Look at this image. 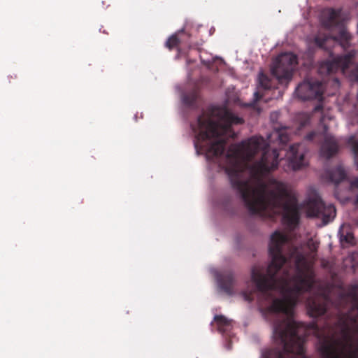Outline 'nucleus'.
Segmentation results:
<instances>
[{
	"instance_id": "nucleus-1",
	"label": "nucleus",
	"mask_w": 358,
	"mask_h": 358,
	"mask_svg": "<svg viewBox=\"0 0 358 358\" xmlns=\"http://www.w3.org/2000/svg\"><path fill=\"white\" fill-rule=\"evenodd\" d=\"M283 265H268L266 273L258 267L252 269L251 278L256 287L242 292L245 301L255 297L259 303L271 302L266 311L275 321L273 336L282 349H268L261 358H308L304 344L307 334L303 323L295 321L292 310L299 296L310 292L316 285L311 265H294V273L282 271ZM310 317L327 314L324 330L315 324L318 351L322 358H358V284L341 291L335 301L325 292L308 297Z\"/></svg>"
},
{
	"instance_id": "nucleus-2",
	"label": "nucleus",
	"mask_w": 358,
	"mask_h": 358,
	"mask_svg": "<svg viewBox=\"0 0 358 358\" xmlns=\"http://www.w3.org/2000/svg\"><path fill=\"white\" fill-rule=\"evenodd\" d=\"M225 172L252 215L282 213L284 222L295 227L300 220L295 197L287 185L268 175L278 168V150L270 151L264 138L252 136L229 147Z\"/></svg>"
},
{
	"instance_id": "nucleus-3",
	"label": "nucleus",
	"mask_w": 358,
	"mask_h": 358,
	"mask_svg": "<svg viewBox=\"0 0 358 358\" xmlns=\"http://www.w3.org/2000/svg\"><path fill=\"white\" fill-rule=\"evenodd\" d=\"M243 120L225 107L212 106L198 117L191 127L195 134L194 146L197 152L210 159L222 155L229 138H235L233 124H241Z\"/></svg>"
},
{
	"instance_id": "nucleus-4",
	"label": "nucleus",
	"mask_w": 358,
	"mask_h": 358,
	"mask_svg": "<svg viewBox=\"0 0 358 358\" xmlns=\"http://www.w3.org/2000/svg\"><path fill=\"white\" fill-rule=\"evenodd\" d=\"M322 24L329 30L337 28L338 33L334 36L318 33L313 39L316 46L327 51L329 50L330 44L332 43H337L344 50L351 46L352 36L345 25L341 9H329L322 19Z\"/></svg>"
},
{
	"instance_id": "nucleus-5",
	"label": "nucleus",
	"mask_w": 358,
	"mask_h": 358,
	"mask_svg": "<svg viewBox=\"0 0 358 358\" xmlns=\"http://www.w3.org/2000/svg\"><path fill=\"white\" fill-rule=\"evenodd\" d=\"M297 63V57L294 54L282 53L273 62L271 73L280 84L287 85L292 78L293 71Z\"/></svg>"
},
{
	"instance_id": "nucleus-6",
	"label": "nucleus",
	"mask_w": 358,
	"mask_h": 358,
	"mask_svg": "<svg viewBox=\"0 0 358 358\" xmlns=\"http://www.w3.org/2000/svg\"><path fill=\"white\" fill-rule=\"evenodd\" d=\"M307 215L310 217L322 219L324 224H327L336 216V208L331 205H325L318 196L308 200L306 204Z\"/></svg>"
},
{
	"instance_id": "nucleus-7",
	"label": "nucleus",
	"mask_w": 358,
	"mask_h": 358,
	"mask_svg": "<svg viewBox=\"0 0 358 358\" xmlns=\"http://www.w3.org/2000/svg\"><path fill=\"white\" fill-rule=\"evenodd\" d=\"M324 83L317 80H306L300 83L296 89V95L302 100L323 99Z\"/></svg>"
},
{
	"instance_id": "nucleus-8",
	"label": "nucleus",
	"mask_w": 358,
	"mask_h": 358,
	"mask_svg": "<svg viewBox=\"0 0 358 358\" xmlns=\"http://www.w3.org/2000/svg\"><path fill=\"white\" fill-rule=\"evenodd\" d=\"M306 148L303 143H297L292 145L287 152V166L285 171H297L308 164L305 159Z\"/></svg>"
},
{
	"instance_id": "nucleus-9",
	"label": "nucleus",
	"mask_w": 358,
	"mask_h": 358,
	"mask_svg": "<svg viewBox=\"0 0 358 358\" xmlns=\"http://www.w3.org/2000/svg\"><path fill=\"white\" fill-rule=\"evenodd\" d=\"M217 280L218 286L222 292L229 296H231L234 294L236 280L231 271H224L217 274Z\"/></svg>"
},
{
	"instance_id": "nucleus-10",
	"label": "nucleus",
	"mask_w": 358,
	"mask_h": 358,
	"mask_svg": "<svg viewBox=\"0 0 358 358\" xmlns=\"http://www.w3.org/2000/svg\"><path fill=\"white\" fill-rule=\"evenodd\" d=\"M258 90L254 93L255 101L257 102L262 99L265 95V92L273 87L272 80L264 73L259 74Z\"/></svg>"
},
{
	"instance_id": "nucleus-11",
	"label": "nucleus",
	"mask_w": 358,
	"mask_h": 358,
	"mask_svg": "<svg viewBox=\"0 0 358 358\" xmlns=\"http://www.w3.org/2000/svg\"><path fill=\"white\" fill-rule=\"evenodd\" d=\"M338 151V144L333 137L327 136L321 146V155L322 157L329 159Z\"/></svg>"
},
{
	"instance_id": "nucleus-12",
	"label": "nucleus",
	"mask_w": 358,
	"mask_h": 358,
	"mask_svg": "<svg viewBox=\"0 0 358 358\" xmlns=\"http://www.w3.org/2000/svg\"><path fill=\"white\" fill-rule=\"evenodd\" d=\"M290 134L291 129L289 127H275L271 136L278 138L280 144L285 145L290 141Z\"/></svg>"
},
{
	"instance_id": "nucleus-13",
	"label": "nucleus",
	"mask_w": 358,
	"mask_h": 358,
	"mask_svg": "<svg viewBox=\"0 0 358 358\" xmlns=\"http://www.w3.org/2000/svg\"><path fill=\"white\" fill-rule=\"evenodd\" d=\"M214 321L217 324V330L222 334L228 333L232 328V320L227 319L224 315H215Z\"/></svg>"
},
{
	"instance_id": "nucleus-14",
	"label": "nucleus",
	"mask_w": 358,
	"mask_h": 358,
	"mask_svg": "<svg viewBox=\"0 0 358 358\" xmlns=\"http://www.w3.org/2000/svg\"><path fill=\"white\" fill-rule=\"evenodd\" d=\"M184 36H188L186 32L184 30L179 31L168 38L166 42V47L169 50L178 47L180 43H183Z\"/></svg>"
},
{
	"instance_id": "nucleus-15",
	"label": "nucleus",
	"mask_w": 358,
	"mask_h": 358,
	"mask_svg": "<svg viewBox=\"0 0 358 358\" xmlns=\"http://www.w3.org/2000/svg\"><path fill=\"white\" fill-rule=\"evenodd\" d=\"M329 175L331 181L336 185L346 178V173L341 166H338L331 170Z\"/></svg>"
},
{
	"instance_id": "nucleus-16",
	"label": "nucleus",
	"mask_w": 358,
	"mask_h": 358,
	"mask_svg": "<svg viewBox=\"0 0 358 358\" xmlns=\"http://www.w3.org/2000/svg\"><path fill=\"white\" fill-rule=\"evenodd\" d=\"M340 241L343 247H348L353 245L355 243V239L353 234L351 231H347L344 234V231H340Z\"/></svg>"
},
{
	"instance_id": "nucleus-17",
	"label": "nucleus",
	"mask_w": 358,
	"mask_h": 358,
	"mask_svg": "<svg viewBox=\"0 0 358 358\" xmlns=\"http://www.w3.org/2000/svg\"><path fill=\"white\" fill-rule=\"evenodd\" d=\"M348 145L351 147L352 152L355 155V161L358 166V141L355 136H350L348 141Z\"/></svg>"
},
{
	"instance_id": "nucleus-18",
	"label": "nucleus",
	"mask_w": 358,
	"mask_h": 358,
	"mask_svg": "<svg viewBox=\"0 0 358 358\" xmlns=\"http://www.w3.org/2000/svg\"><path fill=\"white\" fill-rule=\"evenodd\" d=\"M183 103L188 106H193L196 101V94L191 93L185 94L182 97Z\"/></svg>"
},
{
	"instance_id": "nucleus-19",
	"label": "nucleus",
	"mask_w": 358,
	"mask_h": 358,
	"mask_svg": "<svg viewBox=\"0 0 358 358\" xmlns=\"http://www.w3.org/2000/svg\"><path fill=\"white\" fill-rule=\"evenodd\" d=\"M308 248L311 251V252L316 253L318 248V243L310 239L308 242Z\"/></svg>"
},
{
	"instance_id": "nucleus-20",
	"label": "nucleus",
	"mask_w": 358,
	"mask_h": 358,
	"mask_svg": "<svg viewBox=\"0 0 358 358\" xmlns=\"http://www.w3.org/2000/svg\"><path fill=\"white\" fill-rule=\"evenodd\" d=\"M186 34L188 36L183 37V43H180V45H184L185 47H187L188 48H191L192 47H193V45L192 44V43L189 41L190 35L187 32H186Z\"/></svg>"
},
{
	"instance_id": "nucleus-21",
	"label": "nucleus",
	"mask_w": 358,
	"mask_h": 358,
	"mask_svg": "<svg viewBox=\"0 0 358 358\" xmlns=\"http://www.w3.org/2000/svg\"><path fill=\"white\" fill-rule=\"evenodd\" d=\"M316 135V132L311 131L306 136V139L308 141H313Z\"/></svg>"
},
{
	"instance_id": "nucleus-22",
	"label": "nucleus",
	"mask_w": 358,
	"mask_h": 358,
	"mask_svg": "<svg viewBox=\"0 0 358 358\" xmlns=\"http://www.w3.org/2000/svg\"><path fill=\"white\" fill-rule=\"evenodd\" d=\"M350 187L352 188H358V178L353 179L350 182Z\"/></svg>"
},
{
	"instance_id": "nucleus-23",
	"label": "nucleus",
	"mask_w": 358,
	"mask_h": 358,
	"mask_svg": "<svg viewBox=\"0 0 358 358\" xmlns=\"http://www.w3.org/2000/svg\"><path fill=\"white\" fill-rule=\"evenodd\" d=\"M324 117L323 116L320 118V123L324 124V130L326 131H327V127L324 124Z\"/></svg>"
},
{
	"instance_id": "nucleus-24",
	"label": "nucleus",
	"mask_w": 358,
	"mask_h": 358,
	"mask_svg": "<svg viewBox=\"0 0 358 358\" xmlns=\"http://www.w3.org/2000/svg\"><path fill=\"white\" fill-rule=\"evenodd\" d=\"M322 109V106H320V105H318L315 108V111H319V110H321Z\"/></svg>"
},
{
	"instance_id": "nucleus-25",
	"label": "nucleus",
	"mask_w": 358,
	"mask_h": 358,
	"mask_svg": "<svg viewBox=\"0 0 358 358\" xmlns=\"http://www.w3.org/2000/svg\"><path fill=\"white\" fill-rule=\"evenodd\" d=\"M334 80L338 85L339 84L338 80L337 78H336Z\"/></svg>"
},
{
	"instance_id": "nucleus-26",
	"label": "nucleus",
	"mask_w": 358,
	"mask_h": 358,
	"mask_svg": "<svg viewBox=\"0 0 358 358\" xmlns=\"http://www.w3.org/2000/svg\"><path fill=\"white\" fill-rule=\"evenodd\" d=\"M356 203H358V196H357V199H356Z\"/></svg>"
}]
</instances>
